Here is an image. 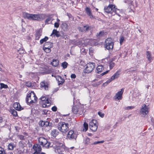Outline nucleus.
Segmentation results:
<instances>
[{"label": "nucleus", "instance_id": "obj_3", "mask_svg": "<svg viewBox=\"0 0 154 154\" xmlns=\"http://www.w3.org/2000/svg\"><path fill=\"white\" fill-rule=\"evenodd\" d=\"M69 124L63 122H59L58 124V129L61 132L66 133L69 130Z\"/></svg>", "mask_w": 154, "mask_h": 154}, {"label": "nucleus", "instance_id": "obj_24", "mask_svg": "<svg viewBox=\"0 0 154 154\" xmlns=\"http://www.w3.org/2000/svg\"><path fill=\"white\" fill-rule=\"evenodd\" d=\"M97 73H99L101 72L104 69L103 66L102 65H99L96 68Z\"/></svg>", "mask_w": 154, "mask_h": 154}, {"label": "nucleus", "instance_id": "obj_32", "mask_svg": "<svg viewBox=\"0 0 154 154\" xmlns=\"http://www.w3.org/2000/svg\"><path fill=\"white\" fill-rule=\"evenodd\" d=\"M68 65V63L66 62H63L61 63V66L64 69L66 68L67 67Z\"/></svg>", "mask_w": 154, "mask_h": 154}, {"label": "nucleus", "instance_id": "obj_14", "mask_svg": "<svg viewBox=\"0 0 154 154\" xmlns=\"http://www.w3.org/2000/svg\"><path fill=\"white\" fill-rule=\"evenodd\" d=\"M77 135L72 130H70L68 133L67 137L69 139H75L77 137Z\"/></svg>", "mask_w": 154, "mask_h": 154}, {"label": "nucleus", "instance_id": "obj_27", "mask_svg": "<svg viewBox=\"0 0 154 154\" xmlns=\"http://www.w3.org/2000/svg\"><path fill=\"white\" fill-rule=\"evenodd\" d=\"M93 40L87 39L84 42L86 43H85V44H89L91 45H94L93 42Z\"/></svg>", "mask_w": 154, "mask_h": 154}, {"label": "nucleus", "instance_id": "obj_10", "mask_svg": "<svg viewBox=\"0 0 154 154\" xmlns=\"http://www.w3.org/2000/svg\"><path fill=\"white\" fill-rule=\"evenodd\" d=\"M45 17V15L44 14H32L31 20H40L43 19Z\"/></svg>", "mask_w": 154, "mask_h": 154}, {"label": "nucleus", "instance_id": "obj_45", "mask_svg": "<svg viewBox=\"0 0 154 154\" xmlns=\"http://www.w3.org/2000/svg\"><path fill=\"white\" fill-rule=\"evenodd\" d=\"M59 23L55 22L54 24V26L55 28H57L59 27Z\"/></svg>", "mask_w": 154, "mask_h": 154}, {"label": "nucleus", "instance_id": "obj_38", "mask_svg": "<svg viewBox=\"0 0 154 154\" xmlns=\"http://www.w3.org/2000/svg\"><path fill=\"white\" fill-rule=\"evenodd\" d=\"M0 154H6L4 149L1 147H0Z\"/></svg>", "mask_w": 154, "mask_h": 154}, {"label": "nucleus", "instance_id": "obj_12", "mask_svg": "<svg viewBox=\"0 0 154 154\" xmlns=\"http://www.w3.org/2000/svg\"><path fill=\"white\" fill-rule=\"evenodd\" d=\"M52 45L51 43L49 42L45 43L44 45L43 49L47 53H49L51 52V48L52 47Z\"/></svg>", "mask_w": 154, "mask_h": 154}, {"label": "nucleus", "instance_id": "obj_46", "mask_svg": "<svg viewBox=\"0 0 154 154\" xmlns=\"http://www.w3.org/2000/svg\"><path fill=\"white\" fill-rule=\"evenodd\" d=\"M41 35L40 33L39 32H37L36 34V39H38L39 38L40 36H41Z\"/></svg>", "mask_w": 154, "mask_h": 154}, {"label": "nucleus", "instance_id": "obj_16", "mask_svg": "<svg viewBox=\"0 0 154 154\" xmlns=\"http://www.w3.org/2000/svg\"><path fill=\"white\" fill-rule=\"evenodd\" d=\"M13 106L15 109L18 111H20L23 109V108L21 107L20 104L17 102L14 103Z\"/></svg>", "mask_w": 154, "mask_h": 154}, {"label": "nucleus", "instance_id": "obj_53", "mask_svg": "<svg viewBox=\"0 0 154 154\" xmlns=\"http://www.w3.org/2000/svg\"><path fill=\"white\" fill-rule=\"evenodd\" d=\"M26 86L28 87H30L31 85V84L29 82H27L26 83Z\"/></svg>", "mask_w": 154, "mask_h": 154}, {"label": "nucleus", "instance_id": "obj_17", "mask_svg": "<svg viewBox=\"0 0 154 154\" xmlns=\"http://www.w3.org/2000/svg\"><path fill=\"white\" fill-rule=\"evenodd\" d=\"M54 77L56 78V80L58 81V84L59 85L62 84L64 82V79L61 76L57 75Z\"/></svg>", "mask_w": 154, "mask_h": 154}, {"label": "nucleus", "instance_id": "obj_29", "mask_svg": "<svg viewBox=\"0 0 154 154\" xmlns=\"http://www.w3.org/2000/svg\"><path fill=\"white\" fill-rule=\"evenodd\" d=\"M83 126L84 128L83 129V131H86L87 130L88 128V124L87 123L85 122L84 123Z\"/></svg>", "mask_w": 154, "mask_h": 154}, {"label": "nucleus", "instance_id": "obj_48", "mask_svg": "<svg viewBox=\"0 0 154 154\" xmlns=\"http://www.w3.org/2000/svg\"><path fill=\"white\" fill-rule=\"evenodd\" d=\"M71 78L72 79H75L76 77V75L75 74H72L71 75Z\"/></svg>", "mask_w": 154, "mask_h": 154}, {"label": "nucleus", "instance_id": "obj_13", "mask_svg": "<svg viewBox=\"0 0 154 154\" xmlns=\"http://www.w3.org/2000/svg\"><path fill=\"white\" fill-rule=\"evenodd\" d=\"M124 91L123 89H122L120 91H118L114 97V98L116 100H119L122 98V95Z\"/></svg>", "mask_w": 154, "mask_h": 154}, {"label": "nucleus", "instance_id": "obj_64", "mask_svg": "<svg viewBox=\"0 0 154 154\" xmlns=\"http://www.w3.org/2000/svg\"><path fill=\"white\" fill-rule=\"evenodd\" d=\"M37 154V152H36V151H35V152H34V153H33V154Z\"/></svg>", "mask_w": 154, "mask_h": 154}, {"label": "nucleus", "instance_id": "obj_28", "mask_svg": "<svg viewBox=\"0 0 154 154\" xmlns=\"http://www.w3.org/2000/svg\"><path fill=\"white\" fill-rule=\"evenodd\" d=\"M52 34H54L57 37L60 36L59 32L55 29L53 30Z\"/></svg>", "mask_w": 154, "mask_h": 154}, {"label": "nucleus", "instance_id": "obj_26", "mask_svg": "<svg viewBox=\"0 0 154 154\" xmlns=\"http://www.w3.org/2000/svg\"><path fill=\"white\" fill-rule=\"evenodd\" d=\"M59 133V132L56 129L53 130L51 132V134L52 136L56 137Z\"/></svg>", "mask_w": 154, "mask_h": 154}, {"label": "nucleus", "instance_id": "obj_58", "mask_svg": "<svg viewBox=\"0 0 154 154\" xmlns=\"http://www.w3.org/2000/svg\"><path fill=\"white\" fill-rule=\"evenodd\" d=\"M108 84L106 82H104L103 84V85L104 86H107Z\"/></svg>", "mask_w": 154, "mask_h": 154}, {"label": "nucleus", "instance_id": "obj_59", "mask_svg": "<svg viewBox=\"0 0 154 154\" xmlns=\"http://www.w3.org/2000/svg\"><path fill=\"white\" fill-rule=\"evenodd\" d=\"M102 81H99V82H97V85H100V84L102 83Z\"/></svg>", "mask_w": 154, "mask_h": 154}, {"label": "nucleus", "instance_id": "obj_25", "mask_svg": "<svg viewBox=\"0 0 154 154\" xmlns=\"http://www.w3.org/2000/svg\"><path fill=\"white\" fill-rule=\"evenodd\" d=\"M146 55L148 60L149 61V62H151L152 60V58L150 53L149 51H147L146 52Z\"/></svg>", "mask_w": 154, "mask_h": 154}, {"label": "nucleus", "instance_id": "obj_5", "mask_svg": "<svg viewBox=\"0 0 154 154\" xmlns=\"http://www.w3.org/2000/svg\"><path fill=\"white\" fill-rule=\"evenodd\" d=\"M40 144L46 148H48L51 146V144L48 143L47 140L43 137H40L38 139Z\"/></svg>", "mask_w": 154, "mask_h": 154}, {"label": "nucleus", "instance_id": "obj_62", "mask_svg": "<svg viewBox=\"0 0 154 154\" xmlns=\"http://www.w3.org/2000/svg\"><path fill=\"white\" fill-rule=\"evenodd\" d=\"M57 22H58L59 23V22L60 21V20L58 19H57Z\"/></svg>", "mask_w": 154, "mask_h": 154}, {"label": "nucleus", "instance_id": "obj_55", "mask_svg": "<svg viewBox=\"0 0 154 154\" xmlns=\"http://www.w3.org/2000/svg\"><path fill=\"white\" fill-rule=\"evenodd\" d=\"M103 34H104L103 32H99L98 35H99V36H102V35H103Z\"/></svg>", "mask_w": 154, "mask_h": 154}, {"label": "nucleus", "instance_id": "obj_41", "mask_svg": "<svg viewBox=\"0 0 154 154\" xmlns=\"http://www.w3.org/2000/svg\"><path fill=\"white\" fill-rule=\"evenodd\" d=\"M90 139L88 138H86L84 141L85 144H88L90 143Z\"/></svg>", "mask_w": 154, "mask_h": 154}, {"label": "nucleus", "instance_id": "obj_19", "mask_svg": "<svg viewBox=\"0 0 154 154\" xmlns=\"http://www.w3.org/2000/svg\"><path fill=\"white\" fill-rule=\"evenodd\" d=\"M85 11L90 18L93 19L94 18V17L92 14L91 9L89 8L88 7H86L85 9Z\"/></svg>", "mask_w": 154, "mask_h": 154}, {"label": "nucleus", "instance_id": "obj_7", "mask_svg": "<svg viewBox=\"0 0 154 154\" xmlns=\"http://www.w3.org/2000/svg\"><path fill=\"white\" fill-rule=\"evenodd\" d=\"M98 123L96 120L93 119L89 123V127L90 129L93 131H95L98 127Z\"/></svg>", "mask_w": 154, "mask_h": 154}, {"label": "nucleus", "instance_id": "obj_30", "mask_svg": "<svg viewBox=\"0 0 154 154\" xmlns=\"http://www.w3.org/2000/svg\"><path fill=\"white\" fill-rule=\"evenodd\" d=\"M0 85L1 86V89H2V88L6 89L8 88V86L7 85H5L4 83H0Z\"/></svg>", "mask_w": 154, "mask_h": 154}, {"label": "nucleus", "instance_id": "obj_50", "mask_svg": "<svg viewBox=\"0 0 154 154\" xmlns=\"http://www.w3.org/2000/svg\"><path fill=\"white\" fill-rule=\"evenodd\" d=\"M113 80L111 79V78L109 79H108L106 82L108 83V84L110 83V82H111Z\"/></svg>", "mask_w": 154, "mask_h": 154}, {"label": "nucleus", "instance_id": "obj_51", "mask_svg": "<svg viewBox=\"0 0 154 154\" xmlns=\"http://www.w3.org/2000/svg\"><path fill=\"white\" fill-rule=\"evenodd\" d=\"M57 108L56 107L54 106L52 108V110L53 111L55 112L57 110Z\"/></svg>", "mask_w": 154, "mask_h": 154}, {"label": "nucleus", "instance_id": "obj_52", "mask_svg": "<svg viewBox=\"0 0 154 154\" xmlns=\"http://www.w3.org/2000/svg\"><path fill=\"white\" fill-rule=\"evenodd\" d=\"M18 137L21 140H23L24 139V137L22 135H18Z\"/></svg>", "mask_w": 154, "mask_h": 154}, {"label": "nucleus", "instance_id": "obj_18", "mask_svg": "<svg viewBox=\"0 0 154 154\" xmlns=\"http://www.w3.org/2000/svg\"><path fill=\"white\" fill-rule=\"evenodd\" d=\"M33 149L37 153L41 151L42 149L40 146L38 144H35L33 146Z\"/></svg>", "mask_w": 154, "mask_h": 154}, {"label": "nucleus", "instance_id": "obj_1", "mask_svg": "<svg viewBox=\"0 0 154 154\" xmlns=\"http://www.w3.org/2000/svg\"><path fill=\"white\" fill-rule=\"evenodd\" d=\"M116 6L114 5L109 4L108 6L104 7V9L105 12L111 14H112L113 12L115 13L116 14L119 16V19H120V17L121 15L116 12V10L119 11L116 8Z\"/></svg>", "mask_w": 154, "mask_h": 154}, {"label": "nucleus", "instance_id": "obj_2", "mask_svg": "<svg viewBox=\"0 0 154 154\" xmlns=\"http://www.w3.org/2000/svg\"><path fill=\"white\" fill-rule=\"evenodd\" d=\"M51 146L55 149L56 152L57 151H58L60 150L64 152V150H66L67 149L63 143L57 142H54L53 144L51 145Z\"/></svg>", "mask_w": 154, "mask_h": 154}, {"label": "nucleus", "instance_id": "obj_40", "mask_svg": "<svg viewBox=\"0 0 154 154\" xmlns=\"http://www.w3.org/2000/svg\"><path fill=\"white\" fill-rule=\"evenodd\" d=\"M72 110L73 112L75 113H76L78 111V109L77 108V107H73Z\"/></svg>", "mask_w": 154, "mask_h": 154}, {"label": "nucleus", "instance_id": "obj_34", "mask_svg": "<svg viewBox=\"0 0 154 154\" xmlns=\"http://www.w3.org/2000/svg\"><path fill=\"white\" fill-rule=\"evenodd\" d=\"M14 147L13 144L10 143L8 145V148L9 149L12 150L13 149Z\"/></svg>", "mask_w": 154, "mask_h": 154}, {"label": "nucleus", "instance_id": "obj_49", "mask_svg": "<svg viewBox=\"0 0 154 154\" xmlns=\"http://www.w3.org/2000/svg\"><path fill=\"white\" fill-rule=\"evenodd\" d=\"M98 114L101 117H103L104 116V114L100 112H98Z\"/></svg>", "mask_w": 154, "mask_h": 154}, {"label": "nucleus", "instance_id": "obj_43", "mask_svg": "<svg viewBox=\"0 0 154 154\" xmlns=\"http://www.w3.org/2000/svg\"><path fill=\"white\" fill-rule=\"evenodd\" d=\"M124 39V37L123 36H121L119 40L120 43L121 45H122Z\"/></svg>", "mask_w": 154, "mask_h": 154}, {"label": "nucleus", "instance_id": "obj_39", "mask_svg": "<svg viewBox=\"0 0 154 154\" xmlns=\"http://www.w3.org/2000/svg\"><path fill=\"white\" fill-rule=\"evenodd\" d=\"M39 125L42 127H45V121H41L39 122Z\"/></svg>", "mask_w": 154, "mask_h": 154}, {"label": "nucleus", "instance_id": "obj_15", "mask_svg": "<svg viewBox=\"0 0 154 154\" xmlns=\"http://www.w3.org/2000/svg\"><path fill=\"white\" fill-rule=\"evenodd\" d=\"M40 87L45 90H48V84L47 82L43 81L40 83Z\"/></svg>", "mask_w": 154, "mask_h": 154}, {"label": "nucleus", "instance_id": "obj_47", "mask_svg": "<svg viewBox=\"0 0 154 154\" xmlns=\"http://www.w3.org/2000/svg\"><path fill=\"white\" fill-rule=\"evenodd\" d=\"M134 108V106H128L126 108V109L127 110H130V109H132Z\"/></svg>", "mask_w": 154, "mask_h": 154}, {"label": "nucleus", "instance_id": "obj_6", "mask_svg": "<svg viewBox=\"0 0 154 154\" xmlns=\"http://www.w3.org/2000/svg\"><path fill=\"white\" fill-rule=\"evenodd\" d=\"M95 64L94 63H89L86 65V67L84 70V72L85 73H90L94 69Z\"/></svg>", "mask_w": 154, "mask_h": 154}, {"label": "nucleus", "instance_id": "obj_31", "mask_svg": "<svg viewBox=\"0 0 154 154\" xmlns=\"http://www.w3.org/2000/svg\"><path fill=\"white\" fill-rule=\"evenodd\" d=\"M48 39V38L45 36L44 38L41 39L40 41V42L41 44H42L44 42L46 41Z\"/></svg>", "mask_w": 154, "mask_h": 154}, {"label": "nucleus", "instance_id": "obj_11", "mask_svg": "<svg viewBox=\"0 0 154 154\" xmlns=\"http://www.w3.org/2000/svg\"><path fill=\"white\" fill-rule=\"evenodd\" d=\"M41 100H42V106L43 107H46L49 106L50 102L48 98L45 96H42L41 97Z\"/></svg>", "mask_w": 154, "mask_h": 154}, {"label": "nucleus", "instance_id": "obj_9", "mask_svg": "<svg viewBox=\"0 0 154 154\" xmlns=\"http://www.w3.org/2000/svg\"><path fill=\"white\" fill-rule=\"evenodd\" d=\"M105 46L107 49H112L114 44L112 42V39L111 38H107L105 41Z\"/></svg>", "mask_w": 154, "mask_h": 154}, {"label": "nucleus", "instance_id": "obj_36", "mask_svg": "<svg viewBox=\"0 0 154 154\" xmlns=\"http://www.w3.org/2000/svg\"><path fill=\"white\" fill-rule=\"evenodd\" d=\"M51 20H53L52 19V17H49L48 18L46 19L45 20V23L47 24H48V22L50 21Z\"/></svg>", "mask_w": 154, "mask_h": 154}, {"label": "nucleus", "instance_id": "obj_21", "mask_svg": "<svg viewBox=\"0 0 154 154\" xmlns=\"http://www.w3.org/2000/svg\"><path fill=\"white\" fill-rule=\"evenodd\" d=\"M119 75L120 74L119 72L118 71H117L115 73L111 78V79L113 80L115 79L118 78L119 76Z\"/></svg>", "mask_w": 154, "mask_h": 154}, {"label": "nucleus", "instance_id": "obj_4", "mask_svg": "<svg viewBox=\"0 0 154 154\" xmlns=\"http://www.w3.org/2000/svg\"><path fill=\"white\" fill-rule=\"evenodd\" d=\"M37 97L35 95L33 91H31L29 94L26 99V100L27 103H35L37 100Z\"/></svg>", "mask_w": 154, "mask_h": 154}, {"label": "nucleus", "instance_id": "obj_35", "mask_svg": "<svg viewBox=\"0 0 154 154\" xmlns=\"http://www.w3.org/2000/svg\"><path fill=\"white\" fill-rule=\"evenodd\" d=\"M89 29V26H88V25L84 26L83 27V31H86Z\"/></svg>", "mask_w": 154, "mask_h": 154}, {"label": "nucleus", "instance_id": "obj_33", "mask_svg": "<svg viewBox=\"0 0 154 154\" xmlns=\"http://www.w3.org/2000/svg\"><path fill=\"white\" fill-rule=\"evenodd\" d=\"M109 65L110 69H111L113 68V67L115 65V63L112 62H109Z\"/></svg>", "mask_w": 154, "mask_h": 154}, {"label": "nucleus", "instance_id": "obj_23", "mask_svg": "<svg viewBox=\"0 0 154 154\" xmlns=\"http://www.w3.org/2000/svg\"><path fill=\"white\" fill-rule=\"evenodd\" d=\"M61 27L64 31H67L68 29V25L65 23H63L61 25Z\"/></svg>", "mask_w": 154, "mask_h": 154}, {"label": "nucleus", "instance_id": "obj_20", "mask_svg": "<svg viewBox=\"0 0 154 154\" xmlns=\"http://www.w3.org/2000/svg\"><path fill=\"white\" fill-rule=\"evenodd\" d=\"M32 14H29L26 13H24L23 14V16L24 18H27L29 20L31 19Z\"/></svg>", "mask_w": 154, "mask_h": 154}, {"label": "nucleus", "instance_id": "obj_60", "mask_svg": "<svg viewBox=\"0 0 154 154\" xmlns=\"http://www.w3.org/2000/svg\"><path fill=\"white\" fill-rule=\"evenodd\" d=\"M3 121L2 118L1 117H0V123H2Z\"/></svg>", "mask_w": 154, "mask_h": 154}, {"label": "nucleus", "instance_id": "obj_37", "mask_svg": "<svg viewBox=\"0 0 154 154\" xmlns=\"http://www.w3.org/2000/svg\"><path fill=\"white\" fill-rule=\"evenodd\" d=\"M12 114L14 116H16L17 115V112L15 110H13L12 111Z\"/></svg>", "mask_w": 154, "mask_h": 154}, {"label": "nucleus", "instance_id": "obj_54", "mask_svg": "<svg viewBox=\"0 0 154 154\" xmlns=\"http://www.w3.org/2000/svg\"><path fill=\"white\" fill-rule=\"evenodd\" d=\"M108 71H109V70L106 71V72H104L102 73L101 74V75L102 76L103 75H104L107 74L108 72Z\"/></svg>", "mask_w": 154, "mask_h": 154}, {"label": "nucleus", "instance_id": "obj_22", "mask_svg": "<svg viewBox=\"0 0 154 154\" xmlns=\"http://www.w3.org/2000/svg\"><path fill=\"white\" fill-rule=\"evenodd\" d=\"M51 64L54 66H57L59 64V61L57 59H54L51 62Z\"/></svg>", "mask_w": 154, "mask_h": 154}, {"label": "nucleus", "instance_id": "obj_44", "mask_svg": "<svg viewBox=\"0 0 154 154\" xmlns=\"http://www.w3.org/2000/svg\"><path fill=\"white\" fill-rule=\"evenodd\" d=\"M104 142V140H101L100 141H96L93 144L94 145L97 144L98 143H103Z\"/></svg>", "mask_w": 154, "mask_h": 154}, {"label": "nucleus", "instance_id": "obj_57", "mask_svg": "<svg viewBox=\"0 0 154 154\" xmlns=\"http://www.w3.org/2000/svg\"><path fill=\"white\" fill-rule=\"evenodd\" d=\"M73 148H74V147H71L70 148H69V149H68L67 148H66L67 149H68H68H67L66 150H64V151H67L68 152H69L70 149H72Z\"/></svg>", "mask_w": 154, "mask_h": 154}, {"label": "nucleus", "instance_id": "obj_56", "mask_svg": "<svg viewBox=\"0 0 154 154\" xmlns=\"http://www.w3.org/2000/svg\"><path fill=\"white\" fill-rule=\"evenodd\" d=\"M58 152L59 154H64V151L63 152V151H61V150H60L58 151H57Z\"/></svg>", "mask_w": 154, "mask_h": 154}, {"label": "nucleus", "instance_id": "obj_8", "mask_svg": "<svg viewBox=\"0 0 154 154\" xmlns=\"http://www.w3.org/2000/svg\"><path fill=\"white\" fill-rule=\"evenodd\" d=\"M149 108L145 104H143L140 109V114L142 117H145L149 112Z\"/></svg>", "mask_w": 154, "mask_h": 154}, {"label": "nucleus", "instance_id": "obj_63", "mask_svg": "<svg viewBox=\"0 0 154 154\" xmlns=\"http://www.w3.org/2000/svg\"><path fill=\"white\" fill-rule=\"evenodd\" d=\"M140 95V94L138 93V96L136 97V98H139V96Z\"/></svg>", "mask_w": 154, "mask_h": 154}, {"label": "nucleus", "instance_id": "obj_61", "mask_svg": "<svg viewBox=\"0 0 154 154\" xmlns=\"http://www.w3.org/2000/svg\"><path fill=\"white\" fill-rule=\"evenodd\" d=\"M97 85V83H94L93 84V86H94L95 87L97 86H98V85Z\"/></svg>", "mask_w": 154, "mask_h": 154}, {"label": "nucleus", "instance_id": "obj_42", "mask_svg": "<svg viewBox=\"0 0 154 154\" xmlns=\"http://www.w3.org/2000/svg\"><path fill=\"white\" fill-rule=\"evenodd\" d=\"M51 123L48 121H45V127L51 126Z\"/></svg>", "mask_w": 154, "mask_h": 154}]
</instances>
